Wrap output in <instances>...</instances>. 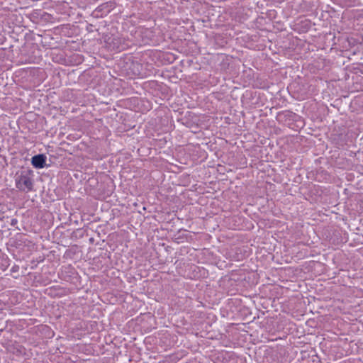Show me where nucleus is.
<instances>
[{
    "label": "nucleus",
    "mask_w": 363,
    "mask_h": 363,
    "mask_svg": "<svg viewBox=\"0 0 363 363\" xmlns=\"http://www.w3.org/2000/svg\"><path fill=\"white\" fill-rule=\"evenodd\" d=\"M16 186L20 191L28 192L33 189V181L30 174L26 172H22L16 178Z\"/></svg>",
    "instance_id": "f257e3e1"
},
{
    "label": "nucleus",
    "mask_w": 363,
    "mask_h": 363,
    "mask_svg": "<svg viewBox=\"0 0 363 363\" xmlns=\"http://www.w3.org/2000/svg\"><path fill=\"white\" fill-rule=\"evenodd\" d=\"M46 157L44 155L40 154L35 155L32 157V165L35 168H43L45 166Z\"/></svg>",
    "instance_id": "f03ea898"
}]
</instances>
